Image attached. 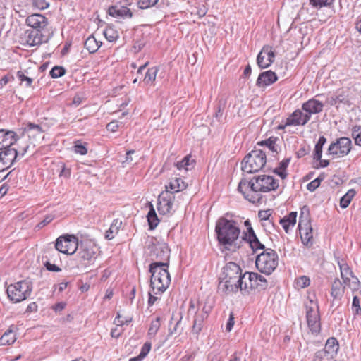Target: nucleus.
Returning <instances> with one entry per match:
<instances>
[{"label": "nucleus", "mask_w": 361, "mask_h": 361, "mask_svg": "<svg viewBox=\"0 0 361 361\" xmlns=\"http://www.w3.org/2000/svg\"><path fill=\"white\" fill-rule=\"evenodd\" d=\"M279 187V183L272 176H258L247 181L243 179L238 184V190L244 197L252 203H257L262 199L260 192H268L275 190Z\"/></svg>", "instance_id": "obj_1"}, {"label": "nucleus", "mask_w": 361, "mask_h": 361, "mask_svg": "<svg viewBox=\"0 0 361 361\" xmlns=\"http://www.w3.org/2000/svg\"><path fill=\"white\" fill-rule=\"evenodd\" d=\"M215 231L217 239L225 249L235 251L238 247L236 241L240 235V229L234 221H230L225 218H221L216 222Z\"/></svg>", "instance_id": "obj_2"}, {"label": "nucleus", "mask_w": 361, "mask_h": 361, "mask_svg": "<svg viewBox=\"0 0 361 361\" xmlns=\"http://www.w3.org/2000/svg\"><path fill=\"white\" fill-rule=\"evenodd\" d=\"M168 267L169 263L164 262H155L149 265L150 289L154 295H161L169 286L171 276Z\"/></svg>", "instance_id": "obj_3"}, {"label": "nucleus", "mask_w": 361, "mask_h": 361, "mask_svg": "<svg viewBox=\"0 0 361 361\" xmlns=\"http://www.w3.org/2000/svg\"><path fill=\"white\" fill-rule=\"evenodd\" d=\"M279 257L276 251L267 249L257 255L255 261L256 267L261 272L270 275L278 266Z\"/></svg>", "instance_id": "obj_4"}, {"label": "nucleus", "mask_w": 361, "mask_h": 361, "mask_svg": "<svg viewBox=\"0 0 361 361\" xmlns=\"http://www.w3.org/2000/svg\"><path fill=\"white\" fill-rule=\"evenodd\" d=\"M266 154L261 149L251 151L242 161V170L248 173L258 172L265 166Z\"/></svg>", "instance_id": "obj_5"}, {"label": "nucleus", "mask_w": 361, "mask_h": 361, "mask_svg": "<svg viewBox=\"0 0 361 361\" xmlns=\"http://www.w3.org/2000/svg\"><path fill=\"white\" fill-rule=\"evenodd\" d=\"M32 290L31 281L23 280L8 286L6 293L10 300L18 303L26 300L30 295Z\"/></svg>", "instance_id": "obj_6"}, {"label": "nucleus", "mask_w": 361, "mask_h": 361, "mask_svg": "<svg viewBox=\"0 0 361 361\" xmlns=\"http://www.w3.org/2000/svg\"><path fill=\"white\" fill-rule=\"evenodd\" d=\"M298 228L302 243L307 247L312 246L313 244L312 228L309 219L308 210L305 207L301 211Z\"/></svg>", "instance_id": "obj_7"}, {"label": "nucleus", "mask_w": 361, "mask_h": 361, "mask_svg": "<svg viewBox=\"0 0 361 361\" xmlns=\"http://www.w3.org/2000/svg\"><path fill=\"white\" fill-rule=\"evenodd\" d=\"M78 248V241L75 236L68 235L66 236H60L57 238L55 244V250H51L50 252L54 255H58V252L64 254L73 255Z\"/></svg>", "instance_id": "obj_8"}, {"label": "nucleus", "mask_w": 361, "mask_h": 361, "mask_svg": "<svg viewBox=\"0 0 361 361\" xmlns=\"http://www.w3.org/2000/svg\"><path fill=\"white\" fill-rule=\"evenodd\" d=\"M309 303L305 305L307 325L312 333L317 334L321 328L319 307L312 300H310Z\"/></svg>", "instance_id": "obj_9"}, {"label": "nucleus", "mask_w": 361, "mask_h": 361, "mask_svg": "<svg viewBox=\"0 0 361 361\" xmlns=\"http://www.w3.org/2000/svg\"><path fill=\"white\" fill-rule=\"evenodd\" d=\"M338 266L341 271V276L344 285L347 286L354 293L360 288V283L357 276H355L348 264L344 261L338 262Z\"/></svg>", "instance_id": "obj_10"}, {"label": "nucleus", "mask_w": 361, "mask_h": 361, "mask_svg": "<svg viewBox=\"0 0 361 361\" xmlns=\"http://www.w3.org/2000/svg\"><path fill=\"white\" fill-rule=\"evenodd\" d=\"M351 149V140L348 137H343L331 143L328 149V153L338 157L347 155Z\"/></svg>", "instance_id": "obj_11"}, {"label": "nucleus", "mask_w": 361, "mask_h": 361, "mask_svg": "<svg viewBox=\"0 0 361 361\" xmlns=\"http://www.w3.org/2000/svg\"><path fill=\"white\" fill-rule=\"evenodd\" d=\"M78 255L80 259L90 261L95 259L98 252L97 245L90 240H85L78 243Z\"/></svg>", "instance_id": "obj_12"}, {"label": "nucleus", "mask_w": 361, "mask_h": 361, "mask_svg": "<svg viewBox=\"0 0 361 361\" xmlns=\"http://www.w3.org/2000/svg\"><path fill=\"white\" fill-rule=\"evenodd\" d=\"M18 154L15 148L9 146L4 148L0 152V171H4L11 168L17 161Z\"/></svg>", "instance_id": "obj_13"}, {"label": "nucleus", "mask_w": 361, "mask_h": 361, "mask_svg": "<svg viewBox=\"0 0 361 361\" xmlns=\"http://www.w3.org/2000/svg\"><path fill=\"white\" fill-rule=\"evenodd\" d=\"M170 249L167 244L163 241H157L150 247V256L152 259L166 261L169 263Z\"/></svg>", "instance_id": "obj_14"}, {"label": "nucleus", "mask_w": 361, "mask_h": 361, "mask_svg": "<svg viewBox=\"0 0 361 361\" xmlns=\"http://www.w3.org/2000/svg\"><path fill=\"white\" fill-rule=\"evenodd\" d=\"M174 196L169 191L162 192L158 198L157 209L160 214H167L173 209Z\"/></svg>", "instance_id": "obj_15"}, {"label": "nucleus", "mask_w": 361, "mask_h": 361, "mask_svg": "<svg viewBox=\"0 0 361 361\" xmlns=\"http://www.w3.org/2000/svg\"><path fill=\"white\" fill-rule=\"evenodd\" d=\"M310 116L301 109L295 110L286 121L285 125L280 128H285L290 126H305L309 121Z\"/></svg>", "instance_id": "obj_16"}, {"label": "nucleus", "mask_w": 361, "mask_h": 361, "mask_svg": "<svg viewBox=\"0 0 361 361\" xmlns=\"http://www.w3.org/2000/svg\"><path fill=\"white\" fill-rule=\"evenodd\" d=\"M275 54L269 46H264L259 53L257 63L261 68L269 67L274 61Z\"/></svg>", "instance_id": "obj_17"}, {"label": "nucleus", "mask_w": 361, "mask_h": 361, "mask_svg": "<svg viewBox=\"0 0 361 361\" xmlns=\"http://www.w3.org/2000/svg\"><path fill=\"white\" fill-rule=\"evenodd\" d=\"M44 130L39 125L29 123L23 130V135L25 137H28L31 140L30 144L33 146L35 145V142H37L43 136Z\"/></svg>", "instance_id": "obj_18"}, {"label": "nucleus", "mask_w": 361, "mask_h": 361, "mask_svg": "<svg viewBox=\"0 0 361 361\" xmlns=\"http://www.w3.org/2000/svg\"><path fill=\"white\" fill-rule=\"evenodd\" d=\"M25 23L32 30H39L41 31L44 30L48 25L47 18L43 15L37 13L27 16Z\"/></svg>", "instance_id": "obj_19"}, {"label": "nucleus", "mask_w": 361, "mask_h": 361, "mask_svg": "<svg viewBox=\"0 0 361 361\" xmlns=\"http://www.w3.org/2000/svg\"><path fill=\"white\" fill-rule=\"evenodd\" d=\"M324 104L315 99L312 98L302 105V110L310 116V119L311 118L312 114H319L323 111Z\"/></svg>", "instance_id": "obj_20"}, {"label": "nucleus", "mask_w": 361, "mask_h": 361, "mask_svg": "<svg viewBox=\"0 0 361 361\" xmlns=\"http://www.w3.org/2000/svg\"><path fill=\"white\" fill-rule=\"evenodd\" d=\"M242 276L240 267L235 262H228L223 268L221 280L236 279Z\"/></svg>", "instance_id": "obj_21"}, {"label": "nucleus", "mask_w": 361, "mask_h": 361, "mask_svg": "<svg viewBox=\"0 0 361 361\" xmlns=\"http://www.w3.org/2000/svg\"><path fill=\"white\" fill-rule=\"evenodd\" d=\"M42 31L39 30H27L25 35L28 44L36 46L43 42H47V39H44Z\"/></svg>", "instance_id": "obj_22"}, {"label": "nucleus", "mask_w": 361, "mask_h": 361, "mask_svg": "<svg viewBox=\"0 0 361 361\" xmlns=\"http://www.w3.org/2000/svg\"><path fill=\"white\" fill-rule=\"evenodd\" d=\"M345 285H343L339 279L336 278L334 280L331 288V296L334 298L331 306H334L336 302H338L341 300L345 293Z\"/></svg>", "instance_id": "obj_23"}, {"label": "nucleus", "mask_w": 361, "mask_h": 361, "mask_svg": "<svg viewBox=\"0 0 361 361\" xmlns=\"http://www.w3.org/2000/svg\"><path fill=\"white\" fill-rule=\"evenodd\" d=\"M16 141L15 132L0 129V151L5 147L13 145Z\"/></svg>", "instance_id": "obj_24"}, {"label": "nucleus", "mask_w": 361, "mask_h": 361, "mask_svg": "<svg viewBox=\"0 0 361 361\" xmlns=\"http://www.w3.org/2000/svg\"><path fill=\"white\" fill-rule=\"evenodd\" d=\"M241 276L236 278V279H224L221 280L219 289L224 293H235L240 290V286L238 284L240 283Z\"/></svg>", "instance_id": "obj_25"}, {"label": "nucleus", "mask_w": 361, "mask_h": 361, "mask_svg": "<svg viewBox=\"0 0 361 361\" xmlns=\"http://www.w3.org/2000/svg\"><path fill=\"white\" fill-rule=\"evenodd\" d=\"M109 14L118 19L130 18L133 16L131 11L126 6H113L109 8Z\"/></svg>", "instance_id": "obj_26"}, {"label": "nucleus", "mask_w": 361, "mask_h": 361, "mask_svg": "<svg viewBox=\"0 0 361 361\" xmlns=\"http://www.w3.org/2000/svg\"><path fill=\"white\" fill-rule=\"evenodd\" d=\"M209 310L206 307L202 308V312L195 314L192 331L194 334H198L202 329L204 321L207 318Z\"/></svg>", "instance_id": "obj_27"}, {"label": "nucleus", "mask_w": 361, "mask_h": 361, "mask_svg": "<svg viewBox=\"0 0 361 361\" xmlns=\"http://www.w3.org/2000/svg\"><path fill=\"white\" fill-rule=\"evenodd\" d=\"M277 80V76L274 72L271 71H264L259 74L257 85L259 87H266L270 85Z\"/></svg>", "instance_id": "obj_28"}, {"label": "nucleus", "mask_w": 361, "mask_h": 361, "mask_svg": "<svg viewBox=\"0 0 361 361\" xmlns=\"http://www.w3.org/2000/svg\"><path fill=\"white\" fill-rule=\"evenodd\" d=\"M187 187V184L180 178H175L172 179L169 185H166V191L171 195L174 192L183 190Z\"/></svg>", "instance_id": "obj_29"}, {"label": "nucleus", "mask_w": 361, "mask_h": 361, "mask_svg": "<svg viewBox=\"0 0 361 361\" xmlns=\"http://www.w3.org/2000/svg\"><path fill=\"white\" fill-rule=\"evenodd\" d=\"M16 140L17 141L14 144L17 145L18 148H15V150L18 154V157H23L27 152L31 144L27 143V137H25L23 135L21 137H16Z\"/></svg>", "instance_id": "obj_30"}, {"label": "nucleus", "mask_w": 361, "mask_h": 361, "mask_svg": "<svg viewBox=\"0 0 361 361\" xmlns=\"http://www.w3.org/2000/svg\"><path fill=\"white\" fill-rule=\"evenodd\" d=\"M240 283L238 284L240 286V290L244 295L250 293L252 290V283L250 282V279L249 277V273L245 272L243 275H242L240 280H239Z\"/></svg>", "instance_id": "obj_31"}, {"label": "nucleus", "mask_w": 361, "mask_h": 361, "mask_svg": "<svg viewBox=\"0 0 361 361\" xmlns=\"http://www.w3.org/2000/svg\"><path fill=\"white\" fill-rule=\"evenodd\" d=\"M101 45L102 42L97 41L93 35H90L85 42V47L91 54L96 52Z\"/></svg>", "instance_id": "obj_32"}, {"label": "nucleus", "mask_w": 361, "mask_h": 361, "mask_svg": "<svg viewBox=\"0 0 361 361\" xmlns=\"http://www.w3.org/2000/svg\"><path fill=\"white\" fill-rule=\"evenodd\" d=\"M176 166L180 171L184 170L185 171H188L194 167L195 160L191 159L190 155H188L185 157L181 161H178Z\"/></svg>", "instance_id": "obj_33"}, {"label": "nucleus", "mask_w": 361, "mask_h": 361, "mask_svg": "<svg viewBox=\"0 0 361 361\" xmlns=\"http://www.w3.org/2000/svg\"><path fill=\"white\" fill-rule=\"evenodd\" d=\"M122 225V221L118 219H114L109 228L106 231L105 238L107 240H111L117 234Z\"/></svg>", "instance_id": "obj_34"}, {"label": "nucleus", "mask_w": 361, "mask_h": 361, "mask_svg": "<svg viewBox=\"0 0 361 361\" xmlns=\"http://www.w3.org/2000/svg\"><path fill=\"white\" fill-rule=\"evenodd\" d=\"M13 326H11L9 329H8L1 337L0 343L1 345H11L13 344L16 340V336L13 329H11Z\"/></svg>", "instance_id": "obj_35"}, {"label": "nucleus", "mask_w": 361, "mask_h": 361, "mask_svg": "<svg viewBox=\"0 0 361 361\" xmlns=\"http://www.w3.org/2000/svg\"><path fill=\"white\" fill-rule=\"evenodd\" d=\"M147 217L149 228L152 230L154 229L157 226L159 220L158 219L157 215L152 204H150V209L148 212Z\"/></svg>", "instance_id": "obj_36"}, {"label": "nucleus", "mask_w": 361, "mask_h": 361, "mask_svg": "<svg viewBox=\"0 0 361 361\" xmlns=\"http://www.w3.org/2000/svg\"><path fill=\"white\" fill-rule=\"evenodd\" d=\"M277 140H279L278 138L271 137L267 140L258 142V145L267 147L268 149L272 152L278 153L279 147L276 145Z\"/></svg>", "instance_id": "obj_37"}, {"label": "nucleus", "mask_w": 361, "mask_h": 361, "mask_svg": "<svg viewBox=\"0 0 361 361\" xmlns=\"http://www.w3.org/2000/svg\"><path fill=\"white\" fill-rule=\"evenodd\" d=\"M104 35L109 42H115L119 37L118 32L111 26H108L104 30Z\"/></svg>", "instance_id": "obj_38"}, {"label": "nucleus", "mask_w": 361, "mask_h": 361, "mask_svg": "<svg viewBox=\"0 0 361 361\" xmlns=\"http://www.w3.org/2000/svg\"><path fill=\"white\" fill-rule=\"evenodd\" d=\"M158 72L157 67H152L147 70L144 78V82L147 85L152 84L155 80Z\"/></svg>", "instance_id": "obj_39"}, {"label": "nucleus", "mask_w": 361, "mask_h": 361, "mask_svg": "<svg viewBox=\"0 0 361 361\" xmlns=\"http://www.w3.org/2000/svg\"><path fill=\"white\" fill-rule=\"evenodd\" d=\"M161 324L159 317H157L155 319L152 320L148 330V336L150 338H154Z\"/></svg>", "instance_id": "obj_40"}, {"label": "nucleus", "mask_w": 361, "mask_h": 361, "mask_svg": "<svg viewBox=\"0 0 361 361\" xmlns=\"http://www.w3.org/2000/svg\"><path fill=\"white\" fill-rule=\"evenodd\" d=\"M250 245L252 250L255 252L257 250H264V245L257 238V235H252L250 238L245 240Z\"/></svg>", "instance_id": "obj_41"}, {"label": "nucleus", "mask_w": 361, "mask_h": 361, "mask_svg": "<svg viewBox=\"0 0 361 361\" xmlns=\"http://www.w3.org/2000/svg\"><path fill=\"white\" fill-rule=\"evenodd\" d=\"M355 195V191L353 189L349 190L347 193L343 195L340 200V206L342 208H346L350 204L352 198Z\"/></svg>", "instance_id": "obj_42"}, {"label": "nucleus", "mask_w": 361, "mask_h": 361, "mask_svg": "<svg viewBox=\"0 0 361 361\" xmlns=\"http://www.w3.org/2000/svg\"><path fill=\"white\" fill-rule=\"evenodd\" d=\"M338 349V344L336 338H330L325 345V350L328 353H336Z\"/></svg>", "instance_id": "obj_43"}, {"label": "nucleus", "mask_w": 361, "mask_h": 361, "mask_svg": "<svg viewBox=\"0 0 361 361\" xmlns=\"http://www.w3.org/2000/svg\"><path fill=\"white\" fill-rule=\"evenodd\" d=\"M326 102L331 106H334L340 103H345L346 98L343 94L337 93V94L328 98Z\"/></svg>", "instance_id": "obj_44"}, {"label": "nucleus", "mask_w": 361, "mask_h": 361, "mask_svg": "<svg viewBox=\"0 0 361 361\" xmlns=\"http://www.w3.org/2000/svg\"><path fill=\"white\" fill-rule=\"evenodd\" d=\"M159 0H139L137 6L141 9H147L156 6Z\"/></svg>", "instance_id": "obj_45"}, {"label": "nucleus", "mask_w": 361, "mask_h": 361, "mask_svg": "<svg viewBox=\"0 0 361 361\" xmlns=\"http://www.w3.org/2000/svg\"><path fill=\"white\" fill-rule=\"evenodd\" d=\"M310 5L314 8H322L323 6H330L334 0H309Z\"/></svg>", "instance_id": "obj_46"}, {"label": "nucleus", "mask_w": 361, "mask_h": 361, "mask_svg": "<svg viewBox=\"0 0 361 361\" xmlns=\"http://www.w3.org/2000/svg\"><path fill=\"white\" fill-rule=\"evenodd\" d=\"M65 73L66 70L63 67L56 66L51 68L49 73L51 78H57L63 76L65 74Z\"/></svg>", "instance_id": "obj_47"}, {"label": "nucleus", "mask_w": 361, "mask_h": 361, "mask_svg": "<svg viewBox=\"0 0 361 361\" xmlns=\"http://www.w3.org/2000/svg\"><path fill=\"white\" fill-rule=\"evenodd\" d=\"M16 77L20 81L21 83L25 82V87L31 86L32 82V79L31 78L27 77L24 74L23 71H18L16 74Z\"/></svg>", "instance_id": "obj_48"}, {"label": "nucleus", "mask_w": 361, "mask_h": 361, "mask_svg": "<svg viewBox=\"0 0 361 361\" xmlns=\"http://www.w3.org/2000/svg\"><path fill=\"white\" fill-rule=\"evenodd\" d=\"M298 288H304L307 287L310 283V279L306 276H302L295 280Z\"/></svg>", "instance_id": "obj_49"}, {"label": "nucleus", "mask_w": 361, "mask_h": 361, "mask_svg": "<svg viewBox=\"0 0 361 361\" xmlns=\"http://www.w3.org/2000/svg\"><path fill=\"white\" fill-rule=\"evenodd\" d=\"M352 135L355 139L356 145L361 146V126H355Z\"/></svg>", "instance_id": "obj_50"}, {"label": "nucleus", "mask_w": 361, "mask_h": 361, "mask_svg": "<svg viewBox=\"0 0 361 361\" xmlns=\"http://www.w3.org/2000/svg\"><path fill=\"white\" fill-rule=\"evenodd\" d=\"M324 179L322 177H318L309 183L307 185V188L310 192L314 191L320 185L321 181Z\"/></svg>", "instance_id": "obj_51"}, {"label": "nucleus", "mask_w": 361, "mask_h": 361, "mask_svg": "<svg viewBox=\"0 0 361 361\" xmlns=\"http://www.w3.org/2000/svg\"><path fill=\"white\" fill-rule=\"evenodd\" d=\"M352 310L354 314H359L361 312V307L360 305V299L357 295H355L352 302Z\"/></svg>", "instance_id": "obj_52"}, {"label": "nucleus", "mask_w": 361, "mask_h": 361, "mask_svg": "<svg viewBox=\"0 0 361 361\" xmlns=\"http://www.w3.org/2000/svg\"><path fill=\"white\" fill-rule=\"evenodd\" d=\"M49 4L45 0H33L32 6L39 9L44 10L49 7Z\"/></svg>", "instance_id": "obj_53"}, {"label": "nucleus", "mask_w": 361, "mask_h": 361, "mask_svg": "<svg viewBox=\"0 0 361 361\" xmlns=\"http://www.w3.org/2000/svg\"><path fill=\"white\" fill-rule=\"evenodd\" d=\"M73 149L75 153L80 154L81 155H85L87 153V147L85 145L78 142H76L73 147Z\"/></svg>", "instance_id": "obj_54"}, {"label": "nucleus", "mask_w": 361, "mask_h": 361, "mask_svg": "<svg viewBox=\"0 0 361 361\" xmlns=\"http://www.w3.org/2000/svg\"><path fill=\"white\" fill-rule=\"evenodd\" d=\"M151 349V343L149 342H146L143 346L142 347L141 351L139 354L140 357L143 359L147 356Z\"/></svg>", "instance_id": "obj_55"}, {"label": "nucleus", "mask_w": 361, "mask_h": 361, "mask_svg": "<svg viewBox=\"0 0 361 361\" xmlns=\"http://www.w3.org/2000/svg\"><path fill=\"white\" fill-rule=\"evenodd\" d=\"M257 285H258V289H259V290H264V289L267 288V287L268 286L266 279L259 274H258V277H257Z\"/></svg>", "instance_id": "obj_56"}, {"label": "nucleus", "mask_w": 361, "mask_h": 361, "mask_svg": "<svg viewBox=\"0 0 361 361\" xmlns=\"http://www.w3.org/2000/svg\"><path fill=\"white\" fill-rule=\"evenodd\" d=\"M249 277L250 279V282L252 283V290L256 289V288L258 289V285H257L258 274L254 273V272L249 273Z\"/></svg>", "instance_id": "obj_57"}, {"label": "nucleus", "mask_w": 361, "mask_h": 361, "mask_svg": "<svg viewBox=\"0 0 361 361\" xmlns=\"http://www.w3.org/2000/svg\"><path fill=\"white\" fill-rule=\"evenodd\" d=\"M53 219H54L53 215H47L44 217V219L37 224V227L38 228H42L44 226H45L47 224L53 221Z\"/></svg>", "instance_id": "obj_58"}, {"label": "nucleus", "mask_w": 361, "mask_h": 361, "mask_svg": "<svg viewBox=\"0 0 361 361\" xmlns=\"http://www.w3.org/2000/svg\"><path fill=\"white\" fill-rule=\"evenodd\" d=\"M296 217L297 212H292L288 216L283 217V219L286 220L288 222L292 224V226H293L296 223Z\"/></svg>", "instance_id": "obj_59"}, {"label": "nucleus", "mask_w": 361, "mask_h": 361, "mask_svg": "<svg viewBox=\"0 0 361 361\" xmlns=\"http://www.w3.org/2000/svg\"><path fill=\"white\" fill-rule=\"evenodd\" d=\"M118 127H119L118 121H113L107 124L106 129L109 131L114 133L118 129Z\"/></svg>", "instance_id": "obj_60"}, {"label": "nucleus", "mask_w": 361, "mask_h": 361, "mask_svg": "<svg viewBox=\"0 0 361 361\" xmlns=\"http://www.w3.org/2000/svg\"><path fill=\"white\" fill-rule=\"evenodd\" d=\"M44 266L50 271H60L61 269L55 264H51L49 261L44 262Z\"/></svg>", "instance_id": "obj_61"}, {"label": "nucleus", "mask_w": 361, "mask_h": 361, "mask_svg": "<svg viewBox=\"0 0 361 361\" xmlns=\"http://www.w3.org/2000/svg\"><path fill=\"white\" fill-rule=\"evenodd\" d=\"M234 317H233V313H231L230 316H229V319L227 322V324H226V330L227 331H231L232 328L233 327V325H234Z\"/></svg>", "instance_id": "obj_62"}, {"label": "nucleus", "mask_w": 361, "mask_h": 361, "mask_svg": "<svg viewBox=\"0 0 361 361\" xmlns=\"http://www.w3.org/2000/svg\"><path fill=\"white\" fill-rule=\"evenodd\" d=\"M197 305L196 303L191 300L190 302V306H189V309H188V314H197Z\"/></svg>", "instance_id": "obj_63"}, {"label": "nucleus", "mask_w": 361, "mask_h": 361, "mask_svg": "<svg viewBox=\"0 0 361 361\" xmlns=\"http://www.w3.org/2000/svg\"><path fill=\"white\" fill-rule=\"evenodd\" d=\"M322 155V147L315 145L314 158L321 159Z\"/></svg>", "instance_id": "obj_64"}]
</instances>
